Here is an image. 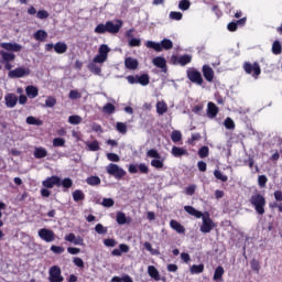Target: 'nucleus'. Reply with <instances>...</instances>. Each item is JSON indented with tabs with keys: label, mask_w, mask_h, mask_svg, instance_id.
<instances>
[{
	"label": "nucleus",
	"mask_w": 282,
	"mask_h": 282,
	"mask_svg": "<svg viewBox=\"0 0 282 282\" xmlns=\"http://www.w3.org/2000/svg\"><path fill=\"white\" fill-rule=\"evenodd\" d=\"M83 95L78 90H70L68 94V98L70 100H78V98H82Z\"/></svg>",
	"instance_id": "44"
},
{
	"label": "nucleus",
	"mask_w": 282,
	"mask_h": 282,
	"mask_svg": "<svg viewBox=\"0 0 282 282\" xmlns=\"http://www.w3.org/2000/svg\"><path fill=\"white\" fill-rule=\"evenodd\" d=\"M151 166L154 169H164V159H162V156L153 159L151 161Z\"/></svg>",
	"instance_id": "30"
},
{
	"label": "nucleus",
	"mask_w": 282,
	"mask_h": 282,
	"mask_svg": "<svg viewBox=\"0 0 282 282\" xmlns=\"http://www.w3.org/2000/svg\"><path fill=\"white\" fill-rule=\"evenodd\" d=\"M200 219L203 220V224L200 226V232H204L206 235V234L210 232V230H213V228H215V223L210 218L209 213L203 214Z\"/></svg>",
	"instance_id": "5"
},
{
	"label": "nucleus",
	"mask_w": 282,
	"mask_h": 282,
	"mask_svg": "<svg viewBox=\"0 0 282 282\" xmlns=\"http://www.w3.org/2000/svg\"><path fill=\"white\" fill-rule=\"evenodd\" d=\"M43 186L45 188H54L55 186H61V177L58 176H51L43 181Z\"/></svg>",
	"instance_id": "14"
},
{
	"label": "nucleus",
	"mask_w": 282,
	"mask_h": 282,
	"mask_svg": "<svg viewBox=\"0 0 282 282\" xmlns=\"http://www.w3.org/2000/svg\"><path fill=\"white\" fill-rule=\"evenodd\" d=\"M171 153L174 158H183V155H188V151L180 147H173Z\"/></svg>",
	"instance_id": "20"
},
{
	"label": "nucleus",
	"mask_w": 282,
	"mask_h": 282,
	"mask_svg": "<svg viewBox=\"0 0 282 282\" xmlns=\"http://www.w3.org/2000/svg\"><path fill=\"white\" fill-rule=\"evenodd\" d=\"M33 155L36 160H42V158H47V150L43 147L35 148Z\"/></svg>",
	"instance_id": "25"
},
{
	"label": "nucleus",
	"mask_w": 282,
	"mask_h": 282,
	"mask_svg": "<svg viewBox=\"0 0 282 282\" xmlns=\"http://www.w3.org/2000/svg\"><path fill=\"white\" fill-rule=\"evenodd\" d=\"M184 210L187 212L188 215H192V217H196V219L204 217V213L195 209L193 206H184Z\"/></svg>",
	"instance_id": "18"
},
{
	"label": "nucleus",
	"mask_w": 282,
	"mask_h": 282,
	"mask_svg": "<svg viewBox=\"0 0 282 282\" xmlns=\"http://www.w3.org/2000/svg\"><path fill=\"white\" fill-rule=\"evenodd\" d=\"M40 239L46 241V243H52L56 239V235L52 231V229L42 228L37 231Z\"/></svg>",
	"instance_id": "6"
},
{
	"label": "nucleus",
	"mask_w": 282,
	"mask_h": 282,
	"mask_svg": "<svg viewBox=\"0 0 282 282\" xmlns=\"http://www.w3.org/2000/svg\"><path fill=\"white\" fill-rule=\"evenodd\" d=\"M224 126L226 127V129H235V121L228 117L225 122Z\"/></svg>",
	"instance_id": "59"
},
{
	"label": "nucleus",
	"mask_w": 282,
	"mask_h": 282,
	"mask_svg": "<svg viewBox=\"0 0 282 282\" xmlns=\"http://www.w3.org/2000/svg\"><path fill=\"white\" fill-rule=\"evenodd\" d=\"M187 78L191 80V83H195L196 85H203L204 78L202 77V73L195 68H189L187 70Z\"/></svg>",
	"instance_id": "7"
},
{
	"label": "nucleus",
	"mask_w": 282,
	"mask_h": 282,
	"mask_svg": "<svg viewBox=\"0 0 282 282\" xmlns=\"http://www.w3.org/2000/svg\"><path fill=\"white\" fill-rule=\"evenodd\" d=\"M193 61V56L191 55H181L178 57H175V63H177L178 65H182L184 67V65H188V63H191Z\"/></svg>",
	"instance_id": "23"
},
{
	"label": "nucleus",
	"mask_w": 282,
	"mask_h": 282,
	"mask_svg": "<svg viewBox=\"0 0 282 282\" xmlns=\"http://www.w3.org/2000/svg\"><path fill=\"white\" fill-rule=\"evenodd\" d=\"M243 69L247 74H252L253 72L254 78H258L259 75L261 74V66H259L258 63H254V64L245 63Z\"/></svg>",
	"instance_id": "12"
},
{
	"label": "nucleus",
	"mask_w": 282,
	"mask_h": 282,
	"mask_svg": "<svg viewBox=\"0 0 282 282\" xmlns=\"http://www.w3.org/2000/svg\"><path fill=\"white\" fill-rule=\"evenodd\" d=\"M31 70L26 67H18L13 70H10L8 74L9 78H24V76H30Z\"/></svg>",
	"instance_id": "9"
},
{
	"label": "nucleus",
	"mask_w": 282,
	"mask_h": 282,
	"mask_svg": "<svg viewBox=\"0 0 282 282\" xmlns=\"http://www.w3.org/2000/svg\"><path fill=\"white\" fill-rule=\"evenodd\" d=\"M117 224H119V226H124V224H127V215H124V213H117Z\"/></svg>",
	"instance_id": "39"
},
{
	"label": "nucleus",
	"mask_w": 282,
	"mask_h": 282,
	"mask_svg": "<svg viewBox=\"0 0 282 282\" xmlns=\"http://www.w3.org/2000/svg\"><path fill=\"white\" fill-rule=\"evenodd\" d=\"M115 204L116 202L112 198H104L101 202V206H104V208H111Z\"/></svg>",
	"instance_id": "43"
},
{
	"label": "nucleus",
	"mask_w": 282,
	"mask_h": 282,
	"mask_svg": "<svg viewBox=\"0 0 282 282\" xmlns=\"http://www.w3.org/2000/svg\"><path fill=\"white\" fill-rule=\"evenodd\" d=\"M171 139L173 142H180V140H182V132L177 130L173 131L171 134Z\"/></svg>",
	"instance_id": "52"
},
{
	"label": "nucleus",
	"mask_w": 282,
	"mask_h": 282,
	"mask_svg": "<svg viewBox=\"0 0 282 282\" xmlns=\"http://www.w3.org/2000/svg\"><path fill=\"white\" fill-rule=\"evenodd\" d=\"M170 226L180 235H184L186 232V228H184V226H182V224H180L177 220H171Z\"/></svg>",
	"instance_id": "21"
},
{
	"label": "nucleus",
	"mask_w": 282,
	"mask_h": 282,
	"mask_svg": "<svg viewBox=\"0 0 282 282\" xmlns=\"http://www.w3.org/2000/svg\"><path fill=\"white\" fill-rule=\"evenodd\" d=\"M104 246H106L107 248H116V246H118V242L116 241V239H105Z\"/></svg>",
	"instance_id": "51"
},
{
	"label": "nucleus",
	"mask_w": 282,
	"mask_h": 282,
	"mask_svg": "<svg viewBox=\"0 0 282 282\" xmlns=\"http://www.w3.org/2000/svg\"><path fill=\"white\" fill-rule=\"evenodd\" d=\"M26 91V96H29L30 98H36V96H39V88H36L35 86H28L25 88Z\"/></svg>",
	"instance_id": "29"
},
{
	"label": "nucleus",
	"mask_w": 282,
	"mask_h": 282,
	"mask_svg": "<svg viewBox=\"0 0 282 282\" xmlns=\"http://www.w3.org/2000/svg\"><path fill=\"white\" fill-rule=\"evenodd\" d=\"M124 65L127 69H135L139 65V62L133 57H127L124 59Z\"/></svg>",
	"instance_id": "27"
},
{
	"label": "nucleus",
	"mask_w": 282,
	"mask_h": 282,
	"mask_svg": "<svg viewBox=\"0 0 282 282\" xmlns=\"http://www.w3.org/2000/svg\"><path fill=\"white\" fill-rule=\"evenodd\" d=\"M251 205L254 207L256 213L258 215H264L265 214V197L261 194L252 195L250 198Z\"/></svg>",
	"instance_id": "2"
},
{
	"label": "nucleus",
	"mask_w": 282,
	"mask_h": 282,
	"mask_svg": "<svg viewBox=\"0 0 282 282\" xmlns=\"http://www.w3.org/2000/svg\"><path fill=\"white\" fill-rule=\"evenodd\" d=\"M54 51L56 52V54H65V52H67V45L65 44V42H57L54 45Z\"/></svg>",
	"instance_id": "28"
},
{
	"label": "nucleus",
	"mask_w": 282,
	"mask_h": 282,
	"mask_svg": "<svg viewBox=\"0 0 282 282\" xmlns=\"http://www.w3.org/2000/svg\"><path fill=\"white\" fill-rule=\"evenodd\" d=\"M258 184L260 188H265V184H268V176L267 175H260L258 177Z\"/></svg>",
	"instance_id": "45"
},
{
	"label": "nucleus",
	"mask_w": 282,
	"mask_h": 282,
	"mask_svg": "<svg viewBox=\"0 0 282 282\" xmlns=\"http://www.w3.org/2000/svg\"><path fill=\"white\" fill-rule=\"evenodd\" d=\"M73 199L74 202H83V199H85V193L80 189L75 191L73 193Z\"/></svg>",
	"instance_id": "35"
},
{
	"label": "nucleus",
	"mask_w": 282,
	"mask_h": 282,
	"mask_svg": "<svg viewBox=\"0 0 282 282\" xmlns=\"http://www.w3.org/2000/svg\"><path fill=\"white\" fill-rule=\"evenodd\" d=\"M89 186H98L100 185V177L98 176H90L86 180Z\"/></svg>",
	"instance_id": "38"
},
{
	"label": "nucleus",
	"mask_w": 282,
	"mask_h": 282,
	"mask_svg": "<svg viewBox=\"0 0 282 282\" xmlns=\"http://www.w3.org/2000/svg\"><path fill=\"white\" fill-rule=\"evenodd\" d=\"M191 274H202L204 272V264H194L189 270Z\"/></svg>",
	"instance_id": "33"
},
{
	"label": "nucleus",
	"mask_w": 282,
	"mask_h": 282,
	"mask_svg": "<svg viewBox=\"0 0 282 282\" xmlns=\"http://www.w3.org/2000/svg\"><path fill=\"white\" fill-rule=\"evenodd\" d=\"M26 124H34L35 127H41L43 124V121L41 119H36V117H28L26 118Z\"/></svg>",
	"instance_id": "31"
},
{
	"label": "nucleus",
	"mask_w": 282,
	"mask_h": 282,
	"mask_svg": "<svg viewBox=\"0 0 282 282\" xmlns=\"http://www.w3.org/2000/svg\"><path fill=\"white\" fill-rule=\"evenodd\" d=\"M4 102L6 107H8L9 109H14V107H17V104L19 102V97H17V95L12 93L7 94L4 96Z\"/></svg>",
	"instance_id": "13"
},
{
	"label": "nucleus",
	"mask_w": 282,
	"mask_h": 282,
	"mask_svg": "<svg viewBox=\"0 0 282 282\" xmlns=\"http://www.w3.org/2000/svg\"><path fill=\"white\" fill-rule=\"evenodd\" d=\"M95 230L98 235H107V227L102 226V224H97Z\"/></svg>",
	"instance_id": "50"
},
{
	"label": "nucleus",
	"mask_w": 282,
	"mask_h": 282,
	"mask_svg": "<svg viewBox=\"0 0 282 282\" xmlns=\"http://www.w3.org/2000/svg\"><path fill=\"white\" fill-rule=\"evenodd\" d=\"M219 113V108L214 102H208L207 105V116L208 118H216Z\"/></svg>",
	"instance_id": "17"
},
{
	"label": "nucleus",
	"mask_w": 282,
	"mask_h": 282,
	"mask_svg": "<svg viewBox=\"0 0 282 282\" xmlns=\"http://www.w3.org/2000/svg\"><path fill=\"white\" fill-rule=\"evenodd\" d=\"M180 10H188L191 8V1L188 0H183L178 3Z\"/></svg>",
	"instance_id": "60"
},
{
	"label": "nucleus",
	"mask_w": 282,
	"mask_h": 282,
	"mask_svg": "<svg viewBox=\"0 0 282 282\" xmlns=\"http://www.w3.org/2000/svg\"><path fill=\"white\" fill-rule=\"evenodd\" d=\"M122 20H115L106 22V29L109 34H118L122 28Z\"/></svg>",
	"instance_id": "8"
},
{
	"label": "nucleus",
	"mask_w": 282,
	"mask_h": 282,
	"mask_svg": "<svg viewBox=\"0 0 282 282\" xmlns=\"http://www.w3.org/2000/svg\"><path fill=\"white\" fill-rule=\"evenodd\" d=\"M34 39L35 41H45L47 39V32H45L44 30H39L34 34Z\"/></svg>",
	"instance_id": "32"
},
{
	"label": "nucleus",
	"mask_w": 282,
	"mask_h": 282,
	"mask_svg": "<svg viewBox=\"0 0 282 282\" xmlns=\"http://www.w3.org/2000/svg\"><path fill=\"white\" fill-rule=\"evenodd\" d=\"M73 184H74V182L70 178H64L61 182V186H63L64 188H72Z\"/></svg>",
	"instance_id": "61"
},
{
	"label": "nucleus",
	"mask_w": 282,
	"mask_h": 282,
	"mask_svg": "<svg viewBox=\"0 0 282 282\" xmlns=\"http://www.w3.org/2000/svg\"><path fill=\"white\" fill-rule=\"evenodd\" d=\"M102 111H104V113H108V115L115 113L116 106H113V104L108 102L102 107Z\"/></svg>",
	"instance_id": "37"
},
{
	"label": "nucleus",
	"mask_w": 282,
	"mask_h": 282,
	"mask_svg": "<svg viewBox=\"0 0 282 282\" xmlns=\"http://www.w3.org/2000/svg\"><path fill=\"white\" fill-rule=\"evenodd\" d=\"M137 83H139V85H143V86L149 85V75L137 76Z\"/></svg>",
	"instance_id": "42"
},
{
	"label": "nucleus",
	"mask_w": 282,
	"mask_h": 282,
	"mask_svg": "<svg viewBox=\"0 0 282 282\" xmlns=\"http://www.w3.org/2000/svg\"><path fill=\"white\" fill-rule=\"evenodd\" d=\"M214 176L216 177V180H220V182H228V176L223 175L221 171H219V170H216L214 172Z\"/></svg>",
	"instance_id": "46"
},
{
	"label": "nucleus",
	"mask_w": 282,
	"mask_h": 282,
	"mask_svg": "<svg viewBox=\"0 0 282 282\" xmlns=\"http://www.w3.org/2000/svg\"><path fill=\"white\" fill-rule=\"evenodd\" d=\"M282 52L281 42L274 41L272 44V54L279 55Z\"/></svg>",
	"instance_id": "36"
},
{
	"label": "nucleus",
	"mask_w": 282,
	"mask_h": 282,
	"mask_svg": "<svg viewBox=\"0 0 282 282\" xmlns=\"http://www.w3.org/2000/svg\"><path fill=\"white\" fill-rule=\"evenodd\" d=\"M48 280L50 282H63L64 278L61 274V268L59 267H52L48 271Z\"/></svg>",
	"instance_id": "10"
},
{
	"label": "nucleus",
	"mask_w": 282,
	"mask_h": 282,
	"mask_svg": "<svg viewBox=\"0 0 282 282\" xmlns=\"http://www.w3.org/2000/svg\"><path fill=\"white\" fill-rule=\"evenodd\" d=\"M208 153H209L208 147H202L198 150L199 158H208Z\"/></svg>",
	"instance_id": "57"
},
{
	"label": "nucleus",
	"mask_w": 282,
	"mask_h": 282,
	"mask_svg": "<svg viewBox=\"0 0 282 282\" xmlns=\"http://www.w3.org/2000/svg\"><path fill=\"white\" fill-rule=\"evenodd\" d=\"M167 111L169 105H166L164 100L156 102V113H159V116H164Z\"/></svg>",
	"instance_id": "22"
},
{
	"label": "nucleus",
	"mask_w": 282,
	"mask_h": 282,
	"mask_svg": "<svg viewBox=\"0 0 282 282\" xmlns=\"http://www.w3.org/2000/svg\"><path fill=\"white\" fill-rule=\"evenodd\" d=\"M182 12H177V11H172L170 12V19H172L173 21H182Z\"/></svg>",
	"instance_id": "49"
},
{
	"label": "nucleus",
	"mask_w": 282,
	"mask_h": 282,
	"mask_svg": "<svg viewBox=\"0 0 282 282\" xmlns=\"http://www.w3.org/2000/svg\"><path fill=\"white\" fill-rule=\"evenodd\" d=\"M87 147L89 151H99L100 150V143L98 141H93L90 143H87Z\"/></svg>",
	"instance_id": "48"
},
{
	"label": "nucleus",
	"mask_w": 282,
	"mask_h": 282,
	"mask_svg": "<svg viewBox=\"0 0 282 282\" xmlns=\"http://www.w3.org/2000/svg\"><path fill=\"white\" fill-rule=\"evenodd\" d=\"M53 147H65V139L63 138L53 139Z\"/></svg>",
	"instance_id": "58"
},
{
	"label": "nucleus",
	"mask_w": 282,
	"mask_h": 282,
	"mask_svg": "<svg viewBox=\"0 0 282 282\" xmlns=\"http://www.w3.org/2000/svg\"><path fill=\"white\" fill-rule=\"evenodd\" d=\"M37 19H47L50 17V13L45 10H40L36 13Z\"/></svg>",
	"instance_id": "63"
},
{
	"label": "nucleus",
	"mask_w": 282,
	"mask_h": 282,
	"mask_svg": "<svg viewBox=\"0 0 282 282\" xmlns=\"http://www.w3.org/2000/svg\"><path fill=\"white\" fill-rule=\"evenodd\" d=\"M143 246L145 250H148V252H150L151 254H160V251L153 249V247L151 246V242H144Z\"/></svg>",
	"instance_id": "54"
},
{
	"label": "nucleus",
	"mask_w": 282,
	"mask_h": 282,
	"mask_svg": "<svg viewBox=\"0 0 282 282\" xmlns=\"http://www.w3.org/2000/svg\"><path fill=\"white\" fill-rule=\"evenodd\" d=\"M0 56L2 58V63H12L17 58V55L14 53L0 51Z\"/></svg>",
	"instance_id": "19"
},
{
	"label": "nucleus",
	"mask_w": 282,
	"mask_h": 282,
	"mask_svg": "<svg viewBox=\"0 0 282 282\" xmlns=\"http://www.w3.org/2000/svg\"><path fill=\"white\" fill-rule=\"evenodd\" d=\"M109 52L111 48L107 44H102L99 46L98 54L93 58V62L88 64V69L96 76H100L102 73V68L98 65H102V63H107V58H109Z\"/></svg>",
	"instance_id": "1"
},
{
	"label": "nucleus",
	"mask_w": 282,
	"mask_h": 282,
	"mask_svg": "<svg viewBox=\"0 0 282 282\" xmlns=\"http://www.w3.org/2000/svg\"><path fill=\"white\" fill-rule=\"evenodd\" d=\"M65 241H69V243H74V246H84L85 240L80 237H76L74 234H68L65 236Z\"/></svg>",
	"instance_id": "16"
},
{
	"label": "nucleus",
	"mask_w": 282,
	"mask_h": 282,
	"mask_svg": "<svg viewBox=\"0 0 282 282\" xmlns=\"http://www.w3.org/2000/svg\"><path fill=\"white\" fill-rule=\"evenodd\" d=\"M69 124H80L83 122V117L78 115H73L68 117Z\"/></svg>",
	"instance_id": "34"
},
{
	"label": "nucleus",
	"mask_w": 282,
	"mask_h": 282,
	"mask_svg": "<svg viewBox=\"0 0 282 282\" xmlns=\"http://www.w3.org/2000/svg\"><path fill=\"white\" fill-rule=\"evenodd\" d=\"M0 47L9 53L21 52V50H23V46L15 42H2L0 43Z\"/></svg>",
	"instance_id": "11"
},
{
	"label": "nucleus",
	"mask_w": 282,
	"mask_h": 282,
	"mask_svg": "<svg viewBox=\"0 0 282 282\" xmlns=\"http://www.w3.org/2000/svg\"><path fill=\"white\" fill-rule=\"evenodd\" d=\"M139 171L143 174L147 175L149 173V166H147V164L144 163H140L139 164Z\"/></svg>",
	"instance_id": "64"
},
{
	"label": "nucleus",
	"mask_w": 282,
	"mask_h": 282,
	"mask_svg": "<svg viewBox=\"0 0 282 282\" xmlns=\"http://www.w3.org/2000/svg\"><path fill=\"white\" fill-rule=\"evenodd\" d=\"M56 105V98L47 97L45 100V107H54Z\"/></svg>",
	"instance_id": "62"
},
{
	"label": "nucleus",
	"mask_w": 282,
	"mask_h": 282,
	"mask_svg": "<svg viewBox=\"0 0 282 282\" xmlns=\"http://www.w3.org/2000/svg\"><path fill=\"white\" fill-rule=\"evenodd\" d=\"M106 158L109 162H120V156L116 153H107Z\"/></svg>",
	"instance_id": "53"
},
{
	"label": "nucleus",
	"mask_w": 282,
	"mask_h": 282,
	"mask_svg": "<svg viewBox=\"0 0 282 282\" xmlns=\"http://www.w3.org/2000/svg\"><path fill=\"white\" fill-rule=\"evenodd\" d=\"M148 274L151 276V279H154V281H160V271H158V268L154 265L148 267Z\"/></svg>",
	"instance_id": "26"
},
{
	"label": "nucleus",
	"mask_w": 282,
	"mask_h": 282,
	"mask_svg": "<svg viewBox=\"0 0 282 282\" xmlns=\"http://www.w3.org/2000/svg\"><path fill=\"white\" fill-rule=\"evenodd\" d=\"M202 72L205 80H207V83H213L215 78V70H213V67L209 65H204Z\"/></svg>",
	"instance_id": "15"
},
{
	"label": "nucleus",
	"mask_w": 282,
	"mask_h": 282,
	"mask_svg": "<svg viewBox=\"0 0 282 282\" xmlns=\"http://www.w3.org/2000/svg\"><path fill=\"white\" fill-rule=\"evenodd\" d=\"M95 32L96 34H105V32H107V24H98L95 28Z\"/></svg>",
	"instance_id": "55"
},
{
	"label": "nucleus",
	"mask_w": 282,
	"mask_h": 282,
	"mask_svg": "<svg viewBox=\"0 0 282 282\" xmlns=\"http://www.w3.org/2000/svg\"><path fill=\"white\" fill-rule=\"evenodd\" d=\"M116 129L119 133H122V135L127 134V123L124 122H117L116 123Z\"/></svg>",
	"instance_id": "40"
},
{
	"label": "nucleus",
	"mask_w": 282,
	"mask_h": 282,
	"mask_svg": "<svg viewBox=\"0 0 282 282\" xmlns=\"http://www.w3.org/2000/svg\"><path fill=\"white\" fill-rule=\"evenodd\" d=\"M224 267H218L214 273V281H219L224 276Z\"/></svg>",
	"instance_id": "41"
},
{
	"label": "nucleus",
	"mask_w": 282,
	"mask_h": 282,
	"mask_svg": "<svg viewBox=\"0 0 282 282\" xmlns=\"http://www.w3.org/2000/svg\"><path fill=\"white\" fill-rule=\"evenodd\" d=\"M106 171L108 175H112V177H116V180H122L124 175H127V171L124 169L120 167L118 164L110 163L106 166Z\"/></svg>",
	"instance_id": "4"
},
{
	"label": "nucleus",
	"mask_w": 282,
	"mask_h": 282,
	"mask_svg": "<svg viewBox=\"0 0 282 282\" xmlns=\"http://www.w3.org/2000/svg\"><path fill=\"white\" fill-rule=\"evenodd\" d=\"M152 63L155 67H159L160 69H166V59L162 56L154 57L152 59Z\"/></svg>",
	"instance_id": "24"
},
{
	"label": "nucleus",
	"mask_w": 282,
	"mask_h": 282,
	"mask_svg": "<svg viewBox=\"0 0 282 282\" xmlns=\"http://www.w3.org/2000/svg\"><path fill=\"white\" fill-rule=\"evenodd\" d=\"M147 155L148 158H153L154 160H156L158 158H161L160 152H158V150L155 149L149 150L147 152Z\"/></svg>",
	"instance_id": "56"
},
{
	"label": "nucleus",
	"mask_w": 282,
	"mask_h": 282,
	"mask_svg": "<svg viewBox=\"0 0 282 282\" xmlns=\"http://www.w3.org/2000/svg\"><path fill=\"white\" fill-rule=\"evenodd\" d=\"M145 46L155 52H162V50H173V41L164 39L161 43L148 41Z\"/></svg>",
	"instance_id": "3"
},
{
	"label": "nucleus",
	"mask_w": 282,
	"mask_h": 282,
	"mask_svg": "<svg viewBox=\"0 0 282 282\" xmlns=\"http://www.w3.org/2000/svg\"><path fill=\"white\" fill-rule=\"evenodd\" d=\"M130 47H140L142 45V41L140 39L132 37L129 40Z\"/></svg>",
	"instance_id": "47"
}]
</instances>
